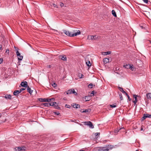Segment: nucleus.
Instances as JSON below:
<instances>
[{"instance_id": "obj_55", "label": "nucleus", "mask_w": 151, "mask_h": 151, "mask_svg": "<svg viewBox=\"0 0 151 151\" xmlns=\"http://www.w3.org/2000/svg\"><path fill=\"white\" fill-rule=\"evenodd\" d=\"M141 27L142 28H143V26H141Z\"/></svg>"}, {"instance_id": "obj_4", "label": "nucleus", "mask_w": 151, "mask_h": 151, "mask_svg": "<svg viewBox=\"0 0 151 151\" xmlns=\"http://www.w3.org/2000/svg\"><path fill=\"white\" fill-rule=\"evenodd\" d=\"M26 148L24 147H17L15 148V151H22L25 150Z\"/></svg>"}, {"instance_id": "obj_34", "label": "nucleus", "mask_w": 151, "mask_h": 151, "mask_svg": "<svg viewBox=\"0 0 151 151\" xmlns=\"http://www.w3.org/2000/svg\"><path fill=\"white\" fill-rule=\"evenodd\" d=\"M110 106L112 108H114L116 107V105L114 104H112L110 105Z\"/></svg>"}, {"instance_id": "obj_17", "label": "nucleus", "mask_w": 151, "mask_h": 151, "mask_svg": "<svg viewBox=\"0 0 151 151\" xmlns=\"http://www.w3.org/2000/svg\"><path fill=\"white\" fill-rule=\"evenodd\" d=\"M124 67L126 68L129 69V68H131V64H127L124 65Z\"/></svg>"}, {"instance_id": "obj_21", "label": "nucleus", "mask_w": 151, "mask_h": 151, "mask_svg": "<svg viewBox=\"0 0 151 151\" xmlns=\"http://www.w3.org/2000/svg\"><path fill=\"white\" fill-rule=\"evenodd\" d=\"M18 60H22L23 58V56L21 55H19L18 56Z\"/></svg>"}, {"instance_id": "obj_30", "label": "nucleus", "mask_w": 151, "mask_h": 151, "mask_svg": "<svg viewBox=\"0 0 151 151\" xmlns=\"http://www.w3.org/2000/svg\"><path fill=\"white\" fill-rule=\"evenodd\" d=\"M90 121H88V122H83V123L85 124V125H88H88L89 124V123H88V122H89Z\"/></svg>"}, {"instance_id": "obj_45", "label": "nucleus", "mask_w": 151, "mask_h": 151, "mask_svg": "<svg viewBox=\"0 0 151 151\" xmlns=\"http://www.w3.org/2000/svg\"><path fill=\"white\" fill-rule=\"evenodd\" d=\"M3 62V59L1 58H0V63H1Z\"/></svg>"}, {"instance_id": "obj_1", "label": "nucleus", "mask_w": 151, "mask_h": 151, "mask_svg": "<svg viewBox=\"0 0 151 151\" xmlns=\"http://www.w3.org/2000/svg\"><path fill=\"white\" fill-rule=\"evenodd\" d=\"M63 32L67 36L70 37H73L74 36H76L77 35L80 34L81 32L79 30L77 29H75L72 30V32H70L69 31H67L66 30H64Z\"/></svg>"}, {"instance_id": "obj_10", "label": "nucleus", "mask_w": 151, "mask_h": 151, "mask_svg": "<svg viewBox=\"0 0 151 151\" xmlns=\"http://www.w3.org/2000/svg\"><path fill=\"white\" fill-rule=\"evenodd\" d=\"M20 93V91L19 90H15L13 94L15 96H17Z\"/></svg>"}, {"instance_id": "obj_56", "label": "nucleus", "mask_w": 151, "mask_h": 151, "mask_svg": "<svg viewBox=\"0 0 151 151\" xmlns=\"http://www.w3.org/2000/svg\"><path fill=\"white\" fill-rule=\"evenodd\" d=\"M150 42L151 43V41H150Z\"/></svg>"}, {"instance_id": "obj_50", "label": "nucleus", "mask_w": 151, "mask_h": 151, "mask_svg": "<svg viewBox=\"0 0 151 151\" xmlns=\"http://www.w3.org/2000/svg\"><path fill=\"white\" fill-rule=\"evenodd\" d=\"M14 48H15V50H16L17 51V50H18V48H17L16 47H14Z\"/></svg>"}, {"instance_id": "obj_26", "label": "nucleus", "mask_w": 151, "mask_h": 151, "mask_svg": "<svg viewBox=\"0 0 151 151\" xmlns=\"http://www.w3.org/2000/svg\"><path fill=\"white\" fill-rule=\"evenodd\" d=\"M86 63L87 65L88 66H90L91 65V63L90 61H89L87 62Z\"/></svg>"}, {"instance_id": "obj_5", "label": "nucleus", "mask_w": 151, "mask_h": 151, "mask_svg": "<svg viewBox=\"0 0 151 151\" xmlns=\"http://www.w3.org/2000/svg\"><path fill=\"white\" fill-rule=\"evenodd\" d=\"M147 118H151V114H144L142 117V120H144Z\"/></svg>"}, {"instance_id": "obj_9", "label": "nucleus", "mask_w": 151, "mask_h": 151, "mask_svg": "<svg viewBox=\"0 0 151 151\" xmlns=\"http://www.w3.org/2000/svg\"><path fill=\"white\" fill-rule=\"evenodd\" d=\"M103 61L105 63H109V59L108 58H105L104 59Z\"/></svg>"}, {"instance_id": "obj_41", "label": "nucleus", "mask_w": 151, "mask_h": 151, "mask_svg": "<svg viewBox=\"0 0 151 151\" xmlns=\"http://www.w3.org/2000/svg\"><path fill=\"white\" fill-rule=\"evenodd\" d=\"M25 88H21L20 89V91H20V92L22 91L25 90Z\"/></svg>"}, {"instance_id": "obj_46", "label": "nucleus", "mask_w": 151, "mask_h": 151, "mask_svg": "<svg viewBox=\"0 0 151 151\" xmlns=\"http://www.w3.org/2000/svg\"><path fill=\"white\" fill-rule=\"evenodd\" d=\"M6 53H7L8 54H9V50H6Z\"/></svg>"}, {"instance_id": "obj_32", "label": "nucleus", "mask_w": 151, "mask_h": 151, "mask_svg": "<svg viewBox=\"0 0 151 151\" xmlns=\"http://www.w3.org/2000/svg\"><path fill=\"white\" fill-rule=\"evenodd\" d=\"M16 55H17V57H18V56L19 55H20V53L18 51V50H17L16 51Z\"/></svg>"}, {"instance_id": "obj_42", "label": "nucleus", "mask_w": 151, "mask_h": 151, "mask_svg": "<svg viewBox=\"0 0 151 151\" xmlns=\"http://www.w3.org/2000/svg\"><path fill=\"white\" fill-rule=\"evenodd\" d=\"M54 113L55 114H56L57 115H59L60 114V113H59V112H54Z\"/></svg>"}, {"instance_id": "obj_40", "label": "nucleus", "mask_w": 151, "mask_h": 151, "mask_svg": "<svg viewBox=\"0 0 151 151\" xmlns=\"http://www.w3.org/2000/svg\"><path fill=\"white\" fill-rule=\"evenodd\" d=\"M100 134V133L99 132H97L95 133V135L96 137L98 135H99Z\"/></svg>"}, {"instance_id": "obj_18", "label": "nucleus", "mask_w": 151, "mask_h": 151, "mask_svg": "<svg viewBox=\"0 0 151 151\" xmlns=\"http://www.w3.org/2000/svg\"><path fill=\"white\" fill-rule=\"evenodd\" d=\"M88 123H89V124L88 125V126L89 127L91 128H93L94 126H93L92 123L91 122H89Z\"/></svg>"}, {"instance_id": "obj_33", "label": "nucleus", "mask_w": 151, "mask_h": 151, "mask_svg": "<svg viewBox=\"0 0 151 151\" xmlns=\"http://www.w3.org/2000/svg\"><path fill=\"white\" fill-rule=\"evenodd\" d=\"M93 85L92 83L90 84L88 86V88H92Z\"/></svg>"}, {"instance_id": "obj_25", "label": "nucleus", "mask_w": 151, "mask_h": 151, "mask_svg": "<svg viewBox=\"0 0 151 151\" xmlns=\"http://www.w3.org/2000/svg\"><path fill=\"white\" fill-rule=\"evenodd\" d=\"M122 129H124V127L121 128H120L119 129H117L114 130V132L115 133H117L119 131V130H121Z\"/></svg>"}, {"instance_id": "obj_13", "label": "nucleus", "mask_w": 151, "mask_h": 151, "mask_svg": "<svg viewBox=\"0 0 151 151\" xmlns=\"http://www.w3.org/2000/svg\"><path fill=\"white\" fill-rule=\"evenodd\" d=\"M111 53V51H107L106 52H102V54L104 55H106L110 54Z\"/></svg>"}, {"instance_id": "obj_19", "label": "nucleus", "mask_w": 151, "mask_h": 151, "mask_svg": "<svg viewBox=\"0 0 151 151\" xmlns=\"http://www.w3.org/2000/svg\"><path fill=\"white\" fill-rule=\"evenodd\" d=\"M91 111V109H87L84 110V113H87L88 112H90Z\"/></svg>"}, {"instance_id": "obj_16", "label": "nucleus", "mask_w": 151, "mask_h": 151, "mask_svg": "<svg viewBox=\"0 0 151 151\" xmlns=\"http://www.w3.org/2000/svg\"><path fill=\"white\" fill-rule=\"evenodd\" d=\"M73 106L74 108H78L80 107V105L79 104H75L73 105Z\"/></svg>"}, {"instance_id": "obj_6", "label": "nucleus", "mask_w": 151, "mask_h": 151, "mask_svg": "<svg viewBox=\"0 0 151 151\" xmlns=\"http://www.w3.org/2000/svg\"><path fill=\"white\" fill-rule=\"evenodd\" d=\"M59 58L62 60L65 61L67 60V58L65 55H60L59 56Z\"/></svg>"}, {"instance_id": "obj_37", "label": "nucleus", "mask_w": 151, "mask_h": 151, "mask_svg": "<svg viewBox=\"0 0 151 151\" xmlns=\"http://www.w3.org/2000/svg\"><path fill=\"white\" fill-rule=\"evenodd\" d=\"M127 96L128 98V99L130 100H131V99H130V97L129 96V95L128 94L126 93L125 94Z\"/></svg>"}, {"instance_id": "obj_39", "label": "nucleus", "mask_w": 151, "mask_h": 151, "mask_svg": "<svg viewBox=\"0 0 151 151\" xmlns=\"http://www.w3.org/2000/svg\"><path fill=\"white\" fill-rule=\"evenodd\" d=\"M60 5L61 7H62L64 6V4L63 3L60 2Z\"/></svg>"}, {"instance_id": "obj_15", "label": "nucleus", "mask_w": 151, "mask_h": 151, "mask_svg": "<svg viewBox=\"0 0 151 151\" xmlns=\"http://www.w3.org/2000/svg\"><path fill=\"white\" fill-rule=\"evenodd\" d=\"M119 89L120 90V91L122 92L123 93L125 94L126 92H125L123 88L119 87Z\"/></svg>"}, {"instance_id": "obj_43", "label": "nucleus", "mask_w": 151, "mask_h": 151, "mask_svg": "<svg viewBox=\"0 0 151 151\" xmlns=\"http://www.w3.org/2000/svg\"><path fill=\"white\" fill-rule=\"evenodd\" d=\"M144 2L146 3H147L148 1V0H143Z\"/></svg>"}, {"instance_id": "obj_29", "label": "nucleus", "mask_w": 151, "mask_h": 151, "mask_svg": "<svg viewBox=\"0 0 151 151\" xmlns=\"http://www.w3.org/2000/svg\"><path fill=\"white\" fill-rule=\"evenodd\" d=\"M119 96L120 97V99H121V100H123V98L122 96V95L121 93H120L119 94Z\"/></svg>"}, {"instance_id": "obj_12", "label": "nucleus", "mask_w": 151, "mask_h": 151, "mask_svg": "<svg viewBox=\"0 0 151 151\" xmlns=\"http://www.w3.org/2000/svg\"><path fill=\"white\" fill-rule=\"evenodd\" d=\"M137 95H134V97L135 98V100L134 101H133V102L134 104H136L137 101Z\"/></svg>"}, {"instance_id": "obj_52", "label": "nucleus", "mask_w": 151, "mask_h": 151, "mask_svg": "<svg viewBox=\"0 0 151 151\" xmlns=\"http://www.w3.org/2000/svg\"><path fill=\"white\" fill-rule=\"evenodd\" d=\"M80 151H85L84 150H81Z\"/></svg>"}, {"instance_id": "obj_23", "label": "nucleus", "mask_w": 151, "mask_h": 151, "mask_svg": "<svg viewBox=\"0 0 151 151\" xmlns=\"http://www.w3.org/2000/svg\"><path fill=\"white\" fill-rule=\"evenodd\" d=\"M94 36L89 35L88 36V39L89 40H93Z\"/></svg>"}, {"instance_id": "obj_8", "label": "nucleus", "mask_w": 151, "mask_h": 151, "mask_svg": "<svg viewBox=\"0 0 151 151\" xmlns=\"http://www.w3.org/2000/svg\"><path fill=\"white\" fill-rule=\"evenodd\" d=\"M4 97L6 99L11 100L12 99V96L10 94H6Z\"/></svg>"}, {"instance_id": "obj_58", "label": "nucleus", "mask_w": 151, "mask_h": 151, "mask_svg": "<svg viewBox=\"0 0 151 151\" xmlns=\"http://www.w3.org/2000/svg\"><path fill=\"white\" fill-rule=\"evenodd\" d=\"M1 116V114H0V117Z\"/></svg>"}, {"instance_id": "obj_14", "label": "nucleus", "mask_w": 151, "mask_h": 151, "mask_svg": "<svg viewBox=\"0 0 151 151\" xmlns=\"http://www.w3.org/2000/svg\"><path fill=\"white\" fill-rule=\"evenodd\" d=\"M146 96L147 99H151V93H149L147 94Z\"/></svg>"}, {"instance_id": "obj_3", "label": "nucleus", "mask_w": 151, "mask_h": 151, "mask_svg": "<svg viewBox=\"0 0 151 151\" xmlns=\"http://www.w3.org/2000/svg\"><path fill=\"white\" fill-rule=\"evenodd\" d=\"M66 93L67 94L73 93L75 95H77V93L73 89H71L68 91L66 92Z\"/></svg>"}, {"instance_id": "obj_31", "label": "nucleus", "mask_w": 151, "mask_h": 151, "mask_svg": "<svg viewBox=\"0 0 151 151\" xmlns=\"http://www.w3.org/2000/svg\"><path fill=\"white\" fill-rule=\"evenodd\" d=\"M51 5L52 6H53L54 7H55L56 8H58V6H57V5L55 4H52Z\"/></svg>"}, {"instance_id": "obj_36", "label": "nucleus", "mask_w": 151, "mask_h": 151, "mask_svg": "<svg viewBox=\"0 0 151 151\" xmlns=\"http://www.w3.org/2000/svg\"><path fill=\"white\" fill-rule=\"evenodd\" d=\"M129 68L130 69L132 70H133L134 68L133 65L131 64V68Z\"/></svg>"}, {"instance_id": "obj_35", "label": "nucleus", "mask_w": 151, "mask_h": 151, "mask_svg": "<svg viewBox=\"0 0 151 151\" xmlns=\"http://www.w3.org/2000/svg\"><path fill=\"white\" fill-rule=\"evenodd\" d=\"M50 101H51V100L50 99H46V102H49Z\"/></svg>"}, {"instance_id": "obj_51", "label": "nucleus", "mask_w": 151, "mask_h": 151, "mask_svg": "<svg viewBox=\"0 0 151 151\" xmlns=\"http://www.w3.org/2000/svg\"><path fill=\"white\" fill-rule=\"evenodd\" d=\"M2 49V46L0 45V50Z\"/></svg>"}, {"instance_id": "obj_48", "label": "nucleus", "mask_w": 151, "mask_h": 151, "mask_svg": "<svg viewBox=\"0 0 151 151\" xmlns=\"http://www.w3.org/2000/svg\"><path fill=\"white\" fill-rule=\"evenodd\" d=\"M51 100V101H54V100H55V99H50Z\"/></svg>"}, {"instance_id": "obj_49", "label": "nucleus", "mask_w": 151, "mask_h": 151, "mask_svg": "<svg viewBox=\"0 0 151 151\" xmlns=\"http://www.w3.org/2000/svg\"><path fill=\"white\" fill-rule=\"evenodd\" d=\"M142 126L141 127V131H142L143 130V128H142Z\"/></svg>"}, {"instance_id": "obj_7", "label": "nucleus", "mask_w": 151, "mask_h": 151, "mask_svg": "<svg viewBox=\"0 0 151 151\" xmlns=\"http://www.w3.org/2000/svg\"><path fill=\"white\" fill-rule=\"evenodd\" d=\"M21 85L23 87H27V83L26 81L22 82L21 83Z\"/></svg>"}, {"instance_id": "obj_28", "label": "nucleus", "mask_w": 151, "mask_h": 151, "mask_svg": "<svg viewBox=\"0 0 151 151\" xmlns=\"http://www.w3.org/2000/svg\"><path fill=\"white\" fill-rule=\"evenodd\" d=\"M52 86L54 87L55 88L57 86V84L55 83H52Z\"/></svg>"}, {"instance_id": "obj_38", "label": "nucleus", "mask_w": 151, "mask_h": 151, "mask_svg": "<svg viewBox=\"0 0 151 151\" xmlns=\"http://www.w3.org/2000/svg\"><path fill=\"white\" fill-rule=\"evenodd\" d=\"M65 107H67V108H70V106L66 104L65 105Z\"/></svg>"}, {"instance_id": "obj_53", "label": "nucleus", "mask_w": 151, "mask_h": 151, "mask_svg": "<svg viewBox=\"0 0 151 151\" xmlns=\"http://www.w3.org/2000/svg\"><path fill=\"white\" fill-rule=\"evenodd\" d=\"M53 30H54V32L57 31L55 29H53Z\"/></svg>"}, {"instance_id": "obj_27", "label": "nucleus", "mask_w": 151, "mask_h": 151, "mask_svg": "<svg viewBox=\"0 0 151 151\" xmlns=\"http://www.w3.org/2000/svg\"><path fill=\"white\" fill-rule=\"evenodd\" d=\"M40 101L41 102H46V99L40 98L39 99Z\"/></svg>"}, {"instance_id": "obj_44", "label": "nucleus", "mask_w": 151, "mask_h": 151, "mask_svg": "<svg viewBox=\"0 0 151 151\" xmlns=\"http://www.w3.org/2000/svg\"><path fill=\"white\" fill-rule=\"evenodd\" d=\"M93 40H96L98 38V36H94Z\"/></svg>"}, {"instance_id": "obj_2", "label": "nucleus", "mask_w": 151, "mask_h": 151, "mask_svg": "<svg viewBox=\"0 0 151 151\" xmlns=\"http://www.w3.org/2000/svg\"><path fill=\"white\" fill-rule=\"evenodd\" d=\"M113 147V146L112 145H108L106 147L98 148L97 151H108L112 149Z\"/></svg>"}, {"instance_id": "obj_47", "label": "nucleus", "mask_w": 151, "mask_h": 151, "mask_svg": "<svg viewBox=\"0 0 151 151\" xmlns=\"http://www.w3.org/2000/svg\"><path fill=\"white\" fill-rule=\"evenodd\" d=\"M84 110H83V109H81V112H82V113H84Z\"/></svg>"}, {"instance_id": "obj_22", "label": "nucleus", "mask_w": 151, "mask_h": 151, "mask_svg": "<svg viewBox=\"0 0 151 151\" xmlns=\"http://www.w3.org/2000/svg\"><path fill=\"white\" fill-rule=\"evenodd\" d=\"M43 105L45 106L49 107L50 106L49 103H43Z\"/></svg>"}, {"instance_id": "obj_24", "label": "nucleus", "mask_w": 151, "mask_h": 151, "mask_svg": "<svg viewBox=\"0 0 151 151\" xmlns=\"http://www.w3.org/2000/svg\"><path fill=\"white\" fill-rule=\"evenodd\" d=\"M112 13L113 15L115 17H116V13L114 10H112Z\"/></svg>"}, {"instance_id": "obj_11", "label": "nucleus", "mask_w": 151, "mask_h": 151, "mask_svg": "<svg viewBox=\"0 0 151 151\" xmlns=\"http://www.w3.org/2000/svg\"><path fill=\"white\" fill-rule=\"evenodd\" d=\"M27 91L31 94V95L32 93L33 90H32L28 86L27 87Z\"/></svg>"}, {"instance_id": "obj_20", "label": "nucleus", "mask_w": 151, "mask_h": 151, "mask_svg": "<svg viewBox=\"0 0 151 151\" xmlns=\"http://www.w3.org/2000/svg\"><path fill=\"white\" fill-rule=\"evenodd\" d=\"M56 104V102H51L50 103H49V106H56V105H55V104Z\"/></svg>"}, {"instance_id": "obj_54", "label": "nucleus", "mask_w": 151, "mask_h": 151, "mask_svg": "<svg viewBox=\"0 0 151 151\" xmlns=\"http://www.w3.org/2000/svg\"><path fill=\"white\" fill-rule=\"evenodd\" d=\"M48 66H49V68H50V67H51V66L50 65H49Z\"/></svg>"}, {"instance_id": "obj_57", "label": "nucleus", "mask_w": 151, "mask_h": 151, "mask_svg": "<svg viewBox=\"0 0 151 151\" xmlns=\"http://www.w3.org/2000/svg\"><path fill=\"white\" fill-rule=\"evenodd\" d=\"M86 97H88V96H86Z\"/></svg>"}]
</instances>
